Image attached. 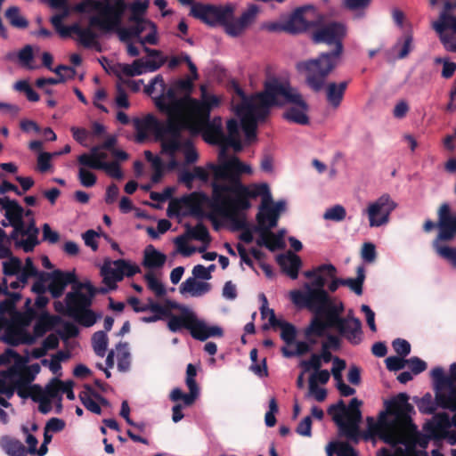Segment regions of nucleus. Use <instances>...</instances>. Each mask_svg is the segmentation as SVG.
I'll return each mask as SVG.
<instances>
[{"label":"nucleus","mask_w":456,"mask_h":456,"mask_svg":"<svg viewBox=\"0 0 456 456\" xmlns=\"http://www.w3.org/2000/svg\"><path fill=\"white\" fill-rule=\"evenodd\" d=\"M256 233V243L260 248H265L271 252L282 250L286 248L285 234L287 230H254Z\"/></svg>","instance_id":"nucleus-20"},{"label":"nucleus","mask_w":456,"mask_h":456,"mask_svg":"<svg viewBox=\"0 0 456 456\" xmlns=\"http://www.w3.org/2000/svg\"><path fill=\"white\" fill-rule=\"evenodd\" d=\"M411 431H416V427L413 425V428H410L408 430L409 434V442L404 444L407 447L409 452V456H415L414 452L418 453V456H421V452H417L414 447L416 444H419L422 448H426L428 444V438L425 436H422L419 433H416L414 435L411 434Z\"/></svg>","instance_id":"nucleus-42"},{"label":"nucleus","mask_w":456,"mask_h":456,"mask_svg":"<svg viewBox=\"0 0 456 456\" xmlns=\"http://www.w3.org/2000/svg\"><path fill=\"white\" fill-rule=\"evenodd\" d=\"M436 407L450 410L456 412V390H452L449 394L436 392L435 395Z\"/></svg>","instance_id":"nucleus-44"},{"label":"nucleus","mask_w":456,"mask_h":456,"mask_svg":"<svg viewBox=\"0 0 456 456\" xmlns=\"http://www.w3.org/2000/svg\"><path fill=\"white\" fill-rule=\"evenodd\" d=\"M440 228H456V214H452L449 203H443L437 211Z\"/></svg>","instance_id":"nucleus-41"},{"label":"nucleus","mask_w":456,"mask_h":456,"mask_svg":"<svg viewBox=\"0 0 456 456\" xmlns=\"http://www.w3.org/2000/svg\"><path fill=\"white\" fill-rule=\"evenodd\" d=\"M5 17L11 25L17 28H26L28 26V20L20 14L19 8L16 6L8 8L5 12Z\"/></svg>","instance_id":"nucleus-54"},{"label":"nucleus","mask_w":456,"mask_h":456,"mask_svg":"<svg viewBox=\"0 0 456 456\" xmlns=\"http://www.w3.org/2000/svg\"><path fill=\"white\" fill-rule=\"evenodd\" d=\"M166 260V255L156 250L152 245L146 247L142 261L144 267L149 269L160 268L165 265Z\"/></svg>","instance_id":"nucleus-34"},{"label":"nucleus","mask_w":456,"mask_h":456,"mask_svg":"<svg viewBox=\"0 0 456 456\" xmlns=\"http://www.w3.org/2000/svg\"><path fill=\"white\" fill-rule=\"evenodd\" d=\"M277 264L281 271L290 279L296 280L302 266L301 258L295 253L289 251L286 254H280L276 256Z\"/></svg>","instance_id":"nucleus-23"},{"label":"nucleus","mask_w":456,"mask_h":456,"mask_svg":"<svg viewBox=\"0 0 456 456\" xmlns=\"http://www.w3.org/2000/svg\"><path fill=\"white\" fill-rule=\"evenodd\" d=\"M189 331L191 337L200 341H205L208 339V325L197 318L196 314H193L191 322H190Z\"/></svg>","instance_id":"nucleus-46"},{"label":"nucleus","mask_w":456,"mask_h":456,"mask_svg":"<svg viewBox=\"0 0 456 456\" xmlns=\"http://www.w3.org/2000/svg\"><path fill=\"white\" fill-rule=\"evenodd\" d=\"M310 286L304 284L303 291L299 289L290 291L292 303L298 308H306L314 313V316L329 320L330 311L338 310V304L333 302L326 290L313 289Z\"/></svg>","instance_id":"nucleus-9"},{"label":"nucleus","mask_w":456,"mask_h":456,"mask_svg":"<svg viewBox=\"0 0 456 456\" xmlns=\"http://www.w3.org/2000/svg\"><path fill=\"white\" fill-rule=\"evenodd\" d=\"M79 166L77 178L81 185L86 188L93 187L97 182L96 175L88 169V167Z\"/></svg>","instance_id":"nucleus-59"},{"label":"nucleus","mask_w":456,"mask_h":456,"mask_svg":"<svg viewBox=\"0 0 456 456\" xmlns=\"http://www.w3.org/2000/svg\"><path fill=\"white\" fill-rule=\"evenodd\" d=\"M308 9H312V6H302L296 9L281 26V29L291 34L305 30L308 23L304 18V13Z\"/></svg>","instance_id":"nucleus-24"},{"label":"nucleus","mask_w":456,"mask_h":456,"mask_svg":"<svg viewBox=\"0 0 456 456\" xmlns=\"http://www.w3.org/2000/svg\"><path fill=\"white\" fill-rule=\"evenodd\" d=\"M417 406L419 411L424 414H433L436 410V403L433 401L432 395L429 393L424 395L417 402Z\"/></svg>","instance_id":"nucleus-63"},{"label":"nucleus","mask_w":456,"mask_h":456,"mask_svg":"<svg viewBox=\"0 0 456 456\" xmlns=\"http://www.w3.org/2000/svg\"><path fill=\"white\" fill-rule=\"evenodd\" d=\"M408 401V395L400 393L386 402L387 413L394 417L391 420L387 419L385 412L380 413L378 423H374L372 418H368L371 434L392 446L408 444V430L413 428L410 417V413L413 411V406Z\"/></svg>","instance_id":"nucleus-7"},{"label":"nucleus","mask_w":456,"mask_h":456,"mask_svg":"<svg viewBox=\"0 0 456 456\" xmlns=\"http://www.w3.org/2000/svg\"><path fill=\"white\" fill-rule=\"evenodd\" d=\"M7 297L0 302V314H12L15 311L16 304L21 298V294L19 292H11L4 294Z\"/></svg>","instance_id":"nucleus-50"},{"label":"nucleus","mask_w":456,"mask_h":456,"mask_svg":"<svg viewBox=\"0 0 456 456\" xmlns=\"http://www.w3.org/2000/svg\"><path fill=\"white\" fill-rule=\"evenodd\" d=\"M145 52L149 56L147 59H142V66L145 69V73L156 71L167 61V58L158 50L145 47Z\"/></svg>","instance_id":"nucleus-36"},{"label":"nucleus","mask_w":456,"mask_h":456,"mask_svg":"<svg viewBox=\"0 0 456 456\" xmlns=\"http://www.w3.org/2000/svg\"><path fill=\"white\" fill-rule=\"evenodd\" d=\"M37 273V269L35 266L31 258L28 257L25 260V265H21V269L17 275V279L21 282L22 287L27 284L28 281L31 277H35Z\"/></svg>","instance_id":"nucleus-56"},{"label":"nucleus","mask_w":456,"mask_h":456,"mask_svg":"<svg viewBox=\"0 0 456 456\" xmlns=\"http://www.w3.org/2000/svg\"><path fill=\"white\" fill-rule=\"evenodd\" d=\"M117 72L127 77H134L144 74L145 69L142 66V59H137L134 61L132 64H118Z\"/></svg>","instance_id":"nucleus-45"},{"label":"nucleus","mask_w":456,"mask_h":456,"mask_svg":"<svg viewBox=\"0 0 456 456\" xmlns=\"http://www.w3.org/2000/svg\"><path fill=\"white\" fill-rule=\"evenodd\" d=\"M438 231L439 232L432 243L433 248H438L439 246H449L448 243L456 237V230Z\"/></svg>","instance_id":"nucleus-64"},{"label":"nucleus","mask_w":456,"mask_h":456,"mask_svg":"<svg viewBox=\"0 0 456 456\" xmlns=\"http://www.w3.org/2000/svg\"><path fill=\"white\" fill-rule=\"evenodd\" d=\"M191 14L208 25H221L222 21H225L231 15V5L194 4L191 7Z\"/></svg>","instance_id":"nucleus-17"},{"label":"nucleus","mask_w":456,"mask_h":456,"mask_svg":"<svg viewBox=\"0 0 456 456\" xmlns=\"http://www.w3.org/2000/svg\"><path fill=\"white\" fill-rule=\"evenodd\" d=\"M149 0H136L130 4L129 22L141 25L142 21H151L144 18V14L149 7Z\"/></svg>","instance_id":"nucleus-38"},{"label":"nucleus","mask_w":456,"mask_h":456,"mask_svg":"<svg viewBox=\"0 0 456 456\" xmlns=\"http://www.w3.org/2000/svg\"><path fill=\"white\" fill-rule=\"evenodd\" d=\"M109 338L105 331L99 330L94 333L92 337V346L94 353L103 357L107 351Z\"/></svg>","instance_id":"nucleus-47"},{"label":"nucleus","mask_w":456,"mask_h":456,"mask_svg":"<svg viewBox=\"0 0 456 456\" xmlns=\"http://www.w3.org/2000/svg\"><path fill=\"white\" fill-rule=\"evenodd\" d=\"M413 38L411 35H407L403 41L398 42L394 45V51L397 52V58H405L412 48Z\"/></svg>","instance_id":"nucleus-61"},{"label":"nucleus","mask_w":456,"mask_h":456,"mask_svg":"<svg viewBox=\"0 0 456 456\" xmlns=\"http://www.w3.org/2000/svg\"><path fill=\"white\" fill-rule=\"evenodd\" d=\"M356 274V278L342 279V281L339 282L342 286H347L356 295L361 296L362 294V285L365 280V268L362 265L357 267Z\"/></svg>","instance_id":"nucleus-40"},{"label":"nucleus","mask_w":456,"mask_h":456,"mask_svg":"<svg viewBox=\"0 0 456 456\" xmlns=\"http://www.w3.org/2000/svg\"><path fill=\"white\" fill-rule=\"evenodd\" d=\"M362 402L353 398L348 407L343 400L332 404L328 409V413L332 415L334 422L339 428L340 434L348 440L357 443L360 438L359 425L362 421V411L360 410Z\"/></svg>","instance_id":"nucleus-8"},{"label":"nucleus","mask_w":456,"mask_h":456,"mask_svg":"<svg viewBox=\"0 0 456 456\" xmlns=\"http://www.w3.org/2000/svg\"><path fill=\"white\" fill-rule=\"evenodd\" d=\"M327 320H323L320 316H314L309 325L305 330V338L310 345H315L318 338H324L326 331L329 330Z\"/></svg>","instance_id":"nucleus-27"},{"label":"nucleus","mask_w":456,"mask_h":456,"mask_svg":"<svg viewBox=\"0 0 456 456\" xmlns=\"http://www.w3.org/2000/svg\"><path fill=\"white\" fill-rule=\"evenodd\" d=\"M110 152L108 150H103L99 147H93L90 153H84L77 157L79 165L88 167L92 169H100L97 167L99 163H109L107 159L110 158Z\"/></svg>","instance_id":"nucleus-25"},{"label":"nucleus","mask_w":456,"mask_h":456,"mask_svg":"<svg viewBox=\"0 0 456 456\" xmlns=\"http://www.w3.org/2000/svg\"><path fill=\"white\" fill-rule=\"evenodd\" d=\"M40 230H12L7 236L5 230H0V244L13 241L17 248H22L24 252L32 251L39 244L37 235Z\"/></svg>","instance_id":"nucleus-18"},{"label":"nucleus","mask_w":456,"mask_h":456,"mask_svg":"<svg viewBox=\"0 0 456 456\" xmlns=\"http://www.w3.org/2000/svg\"><path fill=\"white\" fill-rule=\"evenodd\" d=\"M103 282L110 289L116 288V282L123 280L125 276L133 277L141 273L140 267L125 259H118L112 264H104L101 270Z\"/></svg>","instance_id":"nucleus-15"},{"label":"nucleus","mask_w":456,"mask_h":456,"mask_svg":"<svg viewBox=\"0 0 456 456\" xmlns=\"http://www.w3.org/2000/svg\"><path fill=\"white\" fill-rule=\"evenodd\" d=\"M182 62H186L191 73V77L184 79H189L191 82L192 88L194 87L193 82L198 79L199 74L196 65L191 61V57L186 53H182L179 55L172 56L167 61V67L171 69L179 66Z\"/></svg>","instance_id":"nucleus-35"},{"label":"nucleus","mask_w":456,"mask_h":456,"mask_svg":"<svg viewBox=\"0 0 456 456\" xmlns=\"http://www.w3.org/2000/svg\"><path fill=\"white\" fill-rule=\"evenodd\" d=\"M434 61L436 64L443 65L441 76L444 78L448 79L454 75V73L456 71V62L451 61L447 57L446 58L436 57V58H435Z\"/></svg>","instance_id":"nucleus-62"},{"label":"nucleus","mask_w":456,"mask_h":456,"mask_svg":"<svg viewBox=\"0 0 456 456\" xmlns=\"http://www.w3.org/2000/svg\"><path fill=\"white\" fill-rule=\"evenodd\" d=\"M144 280L147 282L148 289L154 292L156 297H161L167 294L165 286L159 281L152 272L144 274Z\"/></svg>","instance_id":"nucleus-55"},{"label":"nucleus","mask_w":456,"mask_h":456,"mask_svg":"<svg viewBox=\"0 0 456 456\" xmlns=\"http://www.w3.org/2000/svg\"><path fill=\"white\" fill-rule=\"evenodd\" d=\"M452 422L448 413L439 412L435 414L434 421L429 424V430L433 435L445 433L451 428Z\"/></svg>","instance_id":"nucleus-43"},{"label":"nucleus","mask_w":456,"mask_h":456,"mask_svg":"<svg viewBox=\"0 0 456 456\" xmlns=\"http://www.w3.org/2000/svg\"><path fill=\"white\" fill-rule=\"evenodd\" d=\"M346 86V82H340L338 84L332 82L327 85L326 99L329 104L332 106L334 109H337L340 105Z\"/></svg>","instance_id":"nucleus-33"},{"label":"nucleus","mask_w":456,"mask_h":456,"mask_svg":"<svg viewBox=\"0 0 456 456\" xmlns=\"http://www.w3.org/2000/svg\"><path fill=\"white\" fill-rule=\"evenodd\" d=\"M56 316H53L48 313H45L39 316L33 329L35 337H43L48 330L53 328L56 323Z\"/></svg>","instance_id":"nucleus-39"},{"label":"nucleus","mask_w":456,"mask_h":456,"mask_svg":"<svg viewBox=\"0 0 456 456\" xmlns=\"http://www.w3.org/2000/svg\"><path fill=\"white\" fill-rule=\"evenodd\" d=\"M144 92L150 95L155 104V107L159 112L167 117V124H163L152 114H148L142 118H134L133 120L134 129L136 131V141L139 142H143L151 133H154L157 138L161 142V150L163 149V141L166 136L171 134L169 115L161 110L157 102L161 98H168L171 105H175V101H180L183 105L191 104V101L194 98L191 97L192 86L189 79H177L170 86H167L162 75L155 76L150 83L144 87ZM185 110L188 108L185 107Z\"/></svg>","instance_id":"nucleus-5"},{"label":"nucleus","mask_w":456,"mask_h":456,"mask_svg":"<svg viewBox=\"0 0 456 456\" xmlns=\"http://www.w3.org/2000/svg\"><path fill=\"white\" fill-rule=\"evenodd\" d=\"M439 257L445 260L452 268L456 269V248L451 246H439L433 248Z\"/></svg>","instance_id":"nucleus-57"},{"label":"nucleus","mask_w":456,"mask_h":456,"mask_svg":"<svg viewBox=\"0 0 456 456\" xmlns=\"http://www.w3.org/2000/svg\"><path fill=\"white\" fill-rule=\"evenodd\" d=\"M444 7L445 9L440 13L438 20L434 21L432 25L433 28L439 35L444 46L453 41L452 38L445 33V31L451 30L452 32L456 33V16L449 12L452 4L450 2H446Z\"/></svg>","instance_id":"nucleus-21"},{"label":"nucleus","mask_w":456,"mask_h":456,"mask_svg":"<svg viewBox=\"0 0 456 456\" xmlns=\"http://www.w3.org/2000/svg\"><path fill=\"white\" fill-rule=\"evenodd\" d=\"M0 207L4 211V216L12 228H35L36 224L32 211H24L16 200L8 197L0 198Z\"/></svg>","instance_id":"nucleus-14"},{"label":"nucleus","mask_w":456,"mask_h":456,"mask_svg":"<svg viewBox=\"0 0 456 456\" xmlns=\"http://www.w3.org/2000/svg\"><path fill=\"white\" fill-rule=\"evenodd\" d=\"M333 359L330 349L322 346L320 354H313L309 360L301 361L299 366L304 370V372L310 371L311 370H318L322 366V361L328 363L331 360L333 361Z\"/></svg>","instance_id":"nucleus-30"},{"label":"nucleus","mask_w":456,"mask_h":456,"mask_svg":"<svg viewBox=\"0 0 456 456\" xmlns=\"http://www.w3.org/2000/svg\"><path fill=\"white\" fill-rule=\"evenodd\" d=\"M175 191V187L168 186L166 187L161 192L151 191L150 193V198L156 203L152 204L153 207L159 208L160 204L166 202L167 200H171L173 194Z\"/></svg>","instance_id":"nucleus-58"},{"label":"nucleus","mask_w":456,"mask_h":456,"mask_svg":"<svg viewBox=\"0 0 456 456\" xmlns=\"http://www.w3.org/2000/svg\"><path fill=\"white\" fill-rule=\"evenodd\" d=\"M206 196L200 192H191L181 198L173 199L169 201L167 216L171 218L193 216L199 220L208 219L212 222L208 216L212 213V208H210L208 213H205L202 208Z\"/></svg>","instance_id":"nucleus-10"},{"label":"nucleus","mask_w":456,"mask_h":456,"mask_svg":"<svg viewBox=\"0 0 456 456\" xmlns=\"http://www.w3.org/2000/svg\"><path fill=\"white\" fill-rule=\"evenodd\" d=\"M93 26L89 24L87 28H82L77 24L69 26V30L77 37L78 42L85 47L91 48L98 46V35L93 30Z\"/></svg>","instance_id":"nucleus-28"},{"label":"nucleus","mask_w":456,"mask_h":456,"mask_svg":"<svg viewBox=\"0 0 456 456\" xmlns=\"http://www.w3.org/2000/svg\"><path fill=\"white\" fill-rule=\"evenodd\" d=\"M221 165L215 167L216 176H228V186L215 184L212 202V213L208 216L214 228H251L247 219V210L250 208L248 198L261 197V204L256 215L257 228H274L281 215L286 210V201L273 202L266 183L244 186L240 182V175L251 174L249 165L242 163L239 158L223 159Z\"/></svg>","instance_id":"nucleus-2"},{"label":"nucleus","mask_w":456,"mask_h":456,"mask_svg":"<svg viewBox=\"0 0 456 456\" xmlns=\"http://www.w3.org/2000/svg\"><path fill=\"white\" fill-rule=\"evenodd\" d=\"M4 59L8 61H16L20 67L27 69H35L37 66L34 63V51L30 45H26L18 52H9Z\"/></svg>","instance_id":"nucleus-26"},{"label":"nucleus","mask_w":456,"mask_h":456,"mask_svg":"<svg viewBox=\"0 0 456 456\" xmlns=\"http://www.w3.org/2000/svg\"><path fill=\"white\" fill-rule=\"evenodd\" d=\"M269 324L273 328H281V338L288 345H291L295 342L297 336L296 327L287 322L278 320L275 314L272 313V316L269 319Z\"/></svg>","instance_id":"nucleus-31"},{"label":"nucleus","mask_w":456,"mask_h":456,"mask_svg":"<svg viewBox=\"0 0 456 456\" xmlns=\"http://www.w3.org/2000/svg\"><path fill=\"white\" fill-rule=\"evenodd\" d=\"M1 447L9 456H27L28 451L18 439L4 436L1 439Z\"/></svg>","instance_id":"nucleus-37"},{"label":"nucleus","mask_w":456,"mask_h":456,"mask_svg":"<svg viewBox=\"0 0 456 456\" xmlns=\"http://www.w3.org/2000/svg\"><path fill=\"white\" fill-rule=\"evenodd\" d=\"M126 9L124 0H86L78 5V10L90 15V25L101 32H115L120 41L125 43H129L132 37H136L142 45H157L158 31L152 21H142L141 25L132 23L128 28L122 27Z\"/></svg>","instance_id":"nucleus-4"},{"label":"nucleus","mask_w":456,"mask_h":456,"mask_svg":"<svg viewBox=\"0 0 456 456\" xmlns=\"http://www.w3.org/2000/svg\"><path fill=\"white\" fill-rule=\"evenodd\" d=\"M78 282L75 271L64 272L60 269L52 272V278L48 284L47 290L53 298H59L63 295L66 287L69 284L74 286Z\"/></svg>","instance_id":"nucleus-22"},{"label":"nucleus","mask_w":456,"mask_h":456,"mask_svg":"<svg viewBox=\"0 0 456 456\" xmlns=\"http://www.w3.org/2000/svg\"><path fill=\"white\" fill-rule=\"evenodd\" d=\"M96 294L95 288L90 282H80L72 286V291L65 297L66 314L71 317L77 313L92 305Z\"/></svg>","instance_id":"nucleus-12"},{"label":"nucleus","mask_w":456,"mask_h":456,"mask_svg":"<svg viewBox=\"0 0 456 456\" xmlns=\"http://www.w3.org/2000/svg\"><path fill=\"white\" fill-rule=\"evenodd\" d=\"M257 13L258 7L251 4L238 19H234V8L231 5V15L225 21H222L221 26L224 27L228 36L232 37H240L255 21Z\"/></svg>","instance_id":"nucleus-16"},{"label":"nucleus","mask_w":456,"mask_h":456,"mask_svg":"<svg viewBox=\"0 0 456 456\" xmlns=\"http://www.w3.org/2000/svg\"><path fill=\"white\" fill-rule=\"evenodd\" d=\"M200 99H193L191 104L185 105L180 101L174 104L168 98H161L157 102L158 107L169 115L171 134L163 141L161 153L170 158L168 167L173 169L178 166L177 157L183 154L187 164L194 163L198 159V153L188 138L183 134V130L188 129L191 134L202 133L206 142L218 144L220 147L230 146L234 151L242 150L240 134V126L236 119H230L227 122V135L223 132V123L219 117L209 120L210 111L217 107L220 99L208 94L207 86L201 85Z\"/></svg>","instance_id":"nucleus-1"},{"label":"nucleus","mask_w":456,"mask_h":456,"mask_svg":"<svg viewBox=\"0 0 456 456\" xmlns=\"http://www.w3.org/2000/svg\"><path fill=\"white\" fill-rule=\"evenodd\" d=\"M240 102L232 101V108L240 118L246 139L248 142L256 136V123L264 119L273 106L290 104L284 112L286 120L299 124L309 123L308 105L297 89L290 86L285 79L269 77L265 82V89L262 93L249 97L246 96L240 89L237 90Z\"/></svg>","instance_id":"nucleus-3"},{"label":"nucleus","mask_w":456,"mask_h":456,"mask_svg":"<svg viewBox=\"0 0 456 456\" xmlns=\"http://www.w3.org/2000/svg\"><path fill=\"white\" fill-rule=\"evenodd\" d=\"M346 28L340 22H330L314 31L312 38L316 44L335 45L330 53H322L316 59L301 61L297 69L306 77L307 85L315 92L321 91L325 85L326 77L336 68L343 53L342 41L346 35Z\"/></svg>","instance_id":"nucleus-6"},{"label":"nucleus","mask_w":456,"mask_h":456,"mask_svg":"<svg viewBox=\"0 0 456 456\" xmlns=\"http://www.w3.org/2000/svg\"><path fill=\"white\" fill-rule=\"evenodd\" d=\"M343 311L342 302L338 304V310L330 311L329 320H327L329 329H336L350 344L359 345L362 340V322L359 318L353 315L341 317Z\"/></svg>","instance_id":"nucleus-11"},{"label":"nucleus","mask_w":456,"mask_h":456,"mask_svg":"<svg viewBox=\"0 0 456 456\" xmlns=\"http://www.w3.org/2000/svg\"><path fill=\"white\" fill-rule=\"evenodd\" d=\"M396 207V202L385 193L370 202L362 213L367 216L370 226L380 227L388 223L390 214Z\"/></svg>","instance_id":"nucleus-13"},{"label":"nucleus","mask_w":456,"mask_h":456,"mask_svg":"<svg viewBox=\"0 0 456 456\" xmlns=\"http://www.w3.org/2000/svg\"><path fill=\"white\" fill-rule=\"evenodd\" d=\"M346 216V208L339 204L334 205L325 210L323 213V218L331 221H342Z\"/></svg>","instance_id":"nucleus-60"},{"label":"nucleus","mask_w":456,"mask_h":456,"mask_svg":"<svg viewBox=\"0 0 456 456\" xmlns=\"http://www.w3.org/2000/svg\"><path fill=\"white\" fill-rule=\"evenodd\" d=\"M100 317L101 315L95 314L90 307L71 316L77 323L86 328L93 326Z\"/></svg>","instance_id":"nucleus-49"},{"label":"nucleus","mask_w":456,"mask_h":456,"mask_svg":"<svg viewBox=\"0 0 456 456\" xmlns=\"http://www.w3.org/2000/svg\"><path fill=\"white\" fill-rule=\"evenodd\" d=\"M15 359L13 360V365L9 368L7 371H3L2 376L4 378H13V377H19L20 373L23 371V370L27 367V363L28 362L29 359L28 356H21L17 353V355L14 356Z\"/></svg>","instance_id":"nucleus-51"},{"label":"nucleus","mask_w":456,"mask_h":456,"mask_svg":"<svg viewBox=\"0 0 456 456\" xmlns=\"http://www.w3.org/2000/svg\"><path fill=\"white\" fill-rule=\"evenodd\" d=\"M193 312L190 309H183L180 315L172 314L168 316L167 328L171 332H178L183 328L189 330Z\"/></svg>","instance_id":"nucleus-32"},{"label":"nucleus","mask_w":456,"mask_h":456,"mask_svg":"<svg viewBox=\"0 0 456 456\" xmlns=\"http://www.w3.org/2000/svg\"><path fill=\"white\" fill-rule=\"evenodd\" d=\"M212 289L210 283L199 281L195 278H188L179 287L181 294H190L192 297H200L208 293Z\"/></svg>","instance_id":"nucleus-29"},{"label":"nucleus","mask_w":456,"mask_h":456,"mask_svg":"<svg viewBox=\"0 0 456 456\" xmlns=\"http://www.w3.org/2000/svg\"><path fill=\"white\" fill-rule=\"evenodd\" d=\"M37 279L32 285L31 290L36 294H45L47 291L46 283L51 281L52 272L38 271L35 275Z\"/></svg>","instance_id":"nucleus-53"},{"label":"nucleus","mask_w":456,"mask_h":456,"mask_svg":"<svg viewBox=\"0 0 456 456\" xmlns=\"http://www.w3.org/2000/svg\"><path fill=\"white\" fill-rule=\"evenodd\" d=\"M116 349L118 351V369L120 371H127L130 368V353L127 349V343L119 342Z\"/></svg>","instance_id":"nucleus-52"},{"label":"nucleus","mask_w":456,"mask_h":456,"mask_svg":"<svg viewBox=\"0 0 456 456\" xmlns=\"http://www.w3.org/2000/svg\"><path fill=\"white\" fill-rule=\"evenodd\" d=\"M190 240H198L202 242V246L198 248V251L203 253L206 251L211 242V236L208 230H185Z\"/></svg>","instance_id":"nucleus-48"},{"label":"nucleus","mask_w":456,"mask_h":456,"mask_svg":"<svg viewBox=\"0 0 456 456\" xmlns=\"http://www.w3.org/2000/svg\"><path fill=\"white\" fill-rule=\"evenodd\" d=\"M227 147L228 146L220 148V151L218 153V164L217 165L209 164L206 168L202 167H195L193 168L194 178L199 179L202 182H207L208 180L210 173H211V174H213V176H214V181L212 183L213 188L215 187V184H217V183L220 185H223V186H228L231 183L230 177H228V176L218 177V176H216V170H215V167H218L221 165L220 156L222 153H224L223 159H225V160L230 159L232 158H237L234 155H232V156L227 155V152H226ZM213 197H214V192L212 193L211 200L209 202V207H211V208H212Z\"/></svg>","instance_id":"nucleus-19"}]
</instances>
